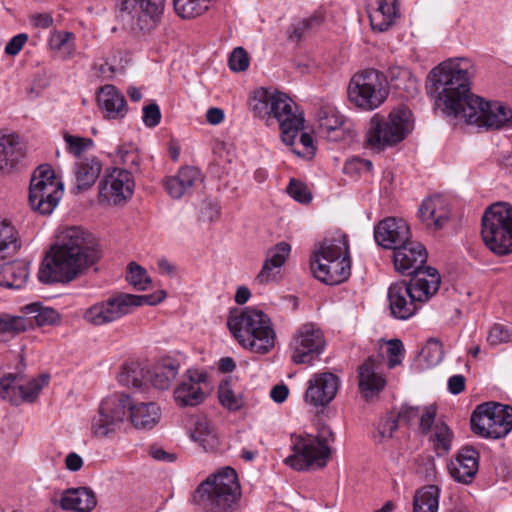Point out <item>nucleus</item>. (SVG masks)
<instances>
[{
    "label": "nucleus",
    "mask_w": 512,
    "mask_h": 512,
    "mask_svg": "<svg viewBox=\"0 0 512 512\" xmlns=\"http://www.w3.org/2000/svg\"><path fill=\"white\" fill-rule=\"evenodd\" d=\"M227 325L238 343L252 353L264 355L275 346L276 333L271 320L261 310L246 307L230 315Z\"/></svg>",
    "instance_id": "3"
},
{
    "label": "nucleus",
    "mask_w": 512,
    "mask_h": 512,
    "mask_svg": "<svg viewBox=\"0 0 512 512\" xmlns=\"http://www.w3.org/2000/svg\"><path fill=\"white\" fill-rule=\"evenodd\" d=\"M74 34L68 31H57L53 34L52 44L55 49L62 50L63 47L68 46L73 42Z\"/></svg>",
    "instance_id": "63"
},
{
    "label": "nucleus",
    "mask_w": 512,
    "mask_h": 512,
    "mask_svg": "<svg viewBox=\"0 0 512 512\" xmlns=\"http://www.w3.org/2000/svg\"><path fill=\"white\" fill-rule=\"evenodd\" d=\"M452 432L445 423H437L434 430V447L438 452L447 453L451 447Z\"/></svg>",
    "instance_id": "52"
},
{
    "label": "nucleus",
    "mask_w": 512,
    "mask_h": 512,
    "mask_svg": "<svg viewBox=\"0 0 512 512\" xmlns=\"http://www.w3.org/2000/svg\"><path fill=\"white\" fill-rule=\"evenodd\" d=\"M432 274L419 273L409 281L391 284L388 290L389 307L395 318L406 320L413 316L421 304L439 289L441 278L436 269Z\"/></svg>",
    "instance_id": "4"
},
{
    "label": "nucleus",
    "mask_w": 512,
    "mask_h": 512,
    "mask_svg": "<svg viewBox=\"0 0 512 512\" xmlns=\"http://www.w3.org/2000/svg\"><path fill=\"white\" fill-rule=\"evenodd\" d=\"M471 103L460 117L469 124L499 130L512 120V110L499 102H484L477 96Z\"/></svg>",
    "instance_id": "15"
},
{
    "label": "nucleus",
    "mask_w": 512,
    "mask_h": 512,
    "mask_svg": "<svg viewBox=\"0 0 512 512\" xmlns=\"http://www.w3.org/2000/svg\"><path fill=\"white\" fill-rule=\"evenodd\" d=\"M479 452L472 446H465L448 464L451 477L463 484H471L479 469Z\"/></svg>",
    "instance_id": "25"
},
{
    "label": "nucleus",
    "mask_w": 512,
    "mask_h": 512,
    "mask_svg": "<svg viewBox=\"0 0 512 512\" xmlns=\"http://www.w3.org/2000/svg\"><path fill=\"white\" fill-rule=\"evenodd\" d=\"M161 409L155 402H140L130 407V420L138 430H151L161 419Z\"/></svg>",
    "instance_id": "33"
},
{
    "label": "nucleus",
    "mask_w": 512,
    "mask_h": 512,
    "mask_svg": "<svg viewBox=\"0 0 512 512\" xmlns=\"http://www.w3.org/2000/svg\"><path fill=\"white\" fill-rule=\"evenodd\" d=\"M202 181L203 176L198 168L186 166L179 169L176 175L166 177L163 184L166 192L173 199H180L189 194L193 187Z\"/></svg>",
    "instance_id": "28"
},
{
    "label": "nucleus",
    "mask_w": 512,
    "mask_h": 512,
    "mask_svg": "<svg viewBox=\"0 0 512 512\" xmlns=\"http://www.w3.org/2000/svg\"><path fill=\"white\" fill-rule=\"evenodd\" d=\"M382 361L379 357H369L359 367V389L364 398L378 395L385 387L386 380L381 373Z\"/></svg>",
    "instance_id": "26"
},
{
    "label": "nucleus",
    "mask_w": 512,
    "mask_h": 512,
    "mask_svg": "<svg viewBox=\"0 0 512 512\" xmlns=\"http://www.w3.org/2000/svg\"><path fill=\"white\" fill-rule=\"evenodd\" d=\"M22 312L25 317L31 321L33 326V320L38 326L55 325L60 321L59 313L50 307H44L40 303H32L24 306Z\"/></svg>",
    "instance_id": "42"
},
{
    "label": "nucleus",
    "mask_w": 512,
    "mask_h": 512,
    "mask_svg": "<svg viewBox=\"0 0 512 512\" xmlns=\"http://www.w3.org/2000/svg\"><path fill=\"white\" fill-rule=\"evenodd\" d=\"M229 67L235 72L245 71L249 67L248 53L244 48L237 47L233 50L229 57Z\"/></svg>",
    "instance_id": "59"
},
{
    "label": "nucleus",
    "mask_w": 512,
    "mask_h": 512,
    "mask_svg": "<svg viewBox=\"0 0 512 512\" xmlns=\"http://www.w3.org/2000/svg\"><path fill=\"white\" fill-rule=\"evenodd\" d=\"M21 247L19 233L12 223L0 220V260L13 256Z\"/></svg>",
    "instance_id": "40"
},
{
    "label": "nucleus",
    "mask_w": 512,
    "mask_h": 512,
    "mask_svg": "<svg viewBox=\"0 0 512 512\" xmlns=\"http://www.w3.org/2000/svg\"><path fill=\"white\" fill-rule=\"evenodd\" d=\"M63 195V184L56 179L53 168L40 165L33 173L29 188L31 208L42 214L49 215L58 205Z\"/></svg>",
    "instance_id": "11"
},
{
    "label": "nucleus",
    "mask_w": 512,
    "mask_h": 512,
    "mask_svg": "<svg viewBox=\"0 0 512 512\" xmlns=\"http://www.w3.org/2000/svg\"><path fill=\"white\" fill-rule=\"evenodd\" d=\"M421 356L429 366L439 364L444 357L443 345L437 338H430L422 348Z\"/></svg>",
    "instance_id": "50"
},
{
    "label": "nucleus",
    "mask_w": 512,
    "mask_h": 512,
    "mask_svg": "<svg viewBox=\"0 0 512 512\" xmlns=\"http://www.w3.org/2000/svg\"><path fill=\"white\" fill-rule=\"evenodd\" d=\"M339 386L337 375L331 372L317 373L308 381L304 400L315 408L326 407L336 397Z\"/></svg>",
    "instance_id": "21"
},
{
    "label": "nucleus",
    "mask_w": 512,
    "mask_h": 512,
    "mask_svg": "<svg viewBox=\"0 0 512 512\" xmlns=\"http://www.w3.org/2000/svg\"><path fill=\"white\" fill-rule=\"evenodd\" d=\"M117 156L129 172L134 173L140 170V156L133 144H124L118 148Z\"/></svg>",
    "instance_id": "49"
},
{
    "label": "nucleus",
    "mask_w": 512,
    "mask_h": 512,
    "mask_svg": "<svg viewBox=\"0 0 512 512\" xmlns=\"http://www.w3.org/2000/svg\"><path fill=\"white\" fill-rule=\"evenodd\" d=\"M17 377L16 374L8 373L0 378V396L13 404H18L19 400L30 403L34 402L39 392L49 381V375H42L31 380L26 385L16 386L14 383Z\"/></svg>",
    "instance_id": "22"
},
{
    "label": "nucleus",
    "mask_w": 512,
    "mask_h": 512,
    "mask_svg": "<svg viewBox=\"0 0 512 512\" xmlns=\"http://www.w3.org/2000/svg\"><path fill=\"white\" fill-rule=\"evenodd\" d=\"M97 103L107 119H120L127 113L125 97L114 85L107 84L100 88Z\"/></svg>",
    "instance_id": "29"
},
{
    "label": "nucleus",
    "mask_w": 512,
    "mask_h": 512,
    "mask_svg": "<svg viewBox=\"0 0 512 512\" xmlns=\"http://www.w3.org/2000/svg\"><path fill=\"white\" fill-rule=\"evenodd\" d=\"M472 431L484 438L499 439L512 430V407L496 402L478 405L470 419Z\"/></svg>",
    "instance_id": "12"
},
{
    "label": "nucleus",
    "mask_w": 512,
    "mask_h": 512,
    "mask_svg": "<svg viewBox=\"0 0 512 512\" xmlns=\"http://www.w3.org/2000/svg\"><path fill=\"white\" fill-rule=\"evenodd\" d=\"M131 399L123 393H115L104 398L98 415L92 420L91 430L95 437H108L120 430L130 411Z\"/></svg>",
    "instance_id": "13"
},
{
    "label": "nucleus",
    "mask_w": 512,
    "mask_h": 512,
    "mask_svg": "<svg viewBox=\"0 0 512 512\" xmlns=\"http://www.w3.org/2000/svg\"><path fill=\"white\" fill-rule=\"evenodd\" d=\"M118 381L127 387H141L144 381H148L147 370L138 363L125 365L118 375Z\"/></svg>",
    "instance_id": "44"
},
{
    "label": "nucleus",
    "mask_w": 512,
    "mask_h": 512,
    "mask_svg": "<svg viewBox=\"0 0 512 512\" xmlns=\"http://www.w3.org/2000/svg\"><path fill=\"white\" fill-rule=\"evenodd\" d=\"M325 347L323 332L312 323L299 327L290 343L291 360L295 364H310Z\"/></svg>",
    "instance_id": "16"
},
{
    "label": "nucleus",
    "mask_w": 512,
    "mask_h": 512,
    "mask_svg": "<svg viewBox=\"0 0 512 512\" xmlns=\"http://www.w3.org/2000/svg\"><path fill=\"white\" fill-rule=\"evenodd\" d=\"M485 245L498 256L512 253V205L496 202L486 208L481 220Z\"/></svg>",
    "instance_id": "8"
},
{
    "label": "nucleus",
    "mask_w": 512,
    "mask_h": 512,
    "mask_svg": "<svg viewBox=\"0 0 512 512\" xmlns=\"http://www.w3.org/2000/svg\"><path fill=\"white\" fill-rule=\"evenodd\" d=\"M218 398L221 405L230 410L237 411L244 405L241 394H236L228 381L222 382L218 389Z\"/></svg>",
    "instance_id": "48"
},
{
    "label": "nucleus",
    "mask_w": 512,
    "mask_h": 512,
    "mask_svg": "<svg viewBox=\"0 0 512 512\" xmlns=\"http://www.w3.org/2000/svg\"><path fill=\"white\" fill-rule=\"evenodd\" d=\"M63 137L67 144L68 151L75 156H80L82 152L93 145V141L91 139L73 136L67 132L64 133Z\"/></svg>",
    "instance_id": "55"
},
{
    "label": "nucleus",
    "mask_w": 512,
    "mask_h": 512,
    "mask_svg": "<svg viewBox=\"0 0 512 512\" xmlns=\"http://www.w3.org/2000/svg\"><path fill=\"white\" fill-rule=\"evenodd\" d=\"M100 258L99 244L90 232L78 226L65 228L40 266L38 279L45 284L71 282Z\"/></svg>",
    "instance_id": "1"
},
{
    "label": "nucleus",
    "mask_w": 512,
    "mask_h": 512,
    "mask_svg": "<svg viewBox=\"0 0 512 512\" xmlns=\"http://www.w3.org/2000/svg\"><path fill=\"white\" fill-rule=\"evenodd\" d=\"M388 94L384 75L375 69H367L355 74L347 88L349 101L365 111L378 108L385 102Z\"/></svg>",
    "instance_id": "9"
},
{
    "label": "nucleus",
    "mask_w": 512,
    "mask_h": 512,
    "mask_svg": "<svg viewBox=\"0 0 512 512\" xmlns=\"http://www.w3.org/2000/svg\"><path fill=\"white\" fill-rule=\"evenodd\" d=\"M199 504L209 512H232L241 496L236 471L224 467L201 483L197 489Z\"/></svg>",
    "instance_id": "5"
},
{
    "label": "nucleus",
    "mask_w": 512,
    "mask_h": 512,
    "mask_svg": "<svg viewBox=\"0 0 512 512\" xmlns=\"http://www.w3.org/2000/svg\"><path fill=\"white\" fill-rule=\"evenodd\" d=\"M321 23L322 17L316 14L294 22L288 28V39L292 42L298 43L310 30L320 26Z\"/></svg>",
    "instance_id": "45"
},
{
    "label": "nucleus",
    "mask_w": 512,
    "mask_h": 512,
    "mask_svg": "<svg viewBox=\"0 0 512 512\" xmlns=\"http://www.w3.org/2000/svg\"><path fill=\"white\" fill-rule=\"evenodd\" d=\"M31 326V321L25 316H13L10 314H0V334H10L15 336L25 332Z\"/></svg>",
    "instance_id": "46"
},
{
    "label": "nucleus",
    "mask_w": 512,
    "mask_h": 512,
    "mask_svg": "<svg viewBox=\"0 0 512 512\" xmlns=\"http://www.w3.org/2000/svg\"><path fill=\"white\" fill-rule=\"evenodd\" d=\"M317 120L320 133L329 140L338 141L343 139L347 130L344 127L345 119L334 107H322L317 113Z\"/></svg>",
    "instance_id": "32"
},
{
    "label": "nucleus",
    "mask_w": 512,
    "mask_h": 512,
    "mask_svg": "<svg viewBox=\"0 0 512 512\" xmlns=\"http://www.w3.org/2000/svg\"><path fill=\"white\" fill-rule=\"evenodd\" d=\"M287 192L294 200L303 204L312 200V194L307 185L295 179L290 180Z\"/></svg>",
    "instance_id": "54"
},
{
    "label": "nucleus",
    "mask_w": 512,
    "mask_h": 512,
    "mask_svg": "<svg viewBox=\"0 0 512 512\" xmlns=\"http://www.w3.org/2000/svg\"><path fill=\"white\" fill-rule=\"evenodd\" d=\"M27 41L28 35L26 33L17 34L9 40L4 51L8 56H16L23 49Z\"/></svg>",
    "instance_id": "61"
},
{
    "label": "nucleus",
    "mask_w": 512,
    "mask_h": 512,
    "mask_svg": "<svg viewBox=\"0 0 512 512\" xmlns=\"http://www.w3.org/2000/svg\"><path fill=\"white\" fill-rule=\"evenodd\" d=\"M213 0H173L175 12L184 19L200 16Z\"/></svg>",
    "instance_id": "43"
},
{
    "label": "nucleus",
    "mask_w": 512,
    "mask_h": 512,
    "mask_svg": "<svg viewBox=\"0 0 512 512\" xmlns=\"http://www.w3.org/2000/svg\"><path fill=\"white\" fill-rule=\"evenodd\" d=\"M207 374L189 369L185 379L174 390V400L180 407H194L201 404L208 395Z\"/></svg>",
    "instance_id": "20"
},
{
    "label": "nucleus",
    "mask_w": 512,
    "mask_h": 512,
    "mask_svg": "<svg viewBox=\"0 0 512 512\" xmlns=\"http://www.w3.org/2000/svg\"><path fill=\"white\" fill-rule=\"evenodd\" d=\"M435 417L436 409L433 406L427 407L420 418V428L424 433L431 429L432 424L435 421Z\"/></svg>",
    "instance_id": "64"
},
{
    "label": "nucleus",
    "mask_w": 512,
    "mask_h": 512,
    "mask_svg": "<svg viewBox=\"0 0 512 512\" xmlns=\"http://www.w3.org/2000/svg\"><path fill=\"white\" fill-rule=\"evenodd\" d=\"M418 214L428 228L439 230L449 221L450 208L443 196L434 195L422 201Z\"/></svg>",
    "instance_id": "27"
},
{
    "label": "nucleus",
    "mask_w": 512,
    "mask_h": 512,
    "mask_svg": "<svg viewBox=\"0 0 512 512\" xmlns=\"http://www.w3.org/2000/svg\"><path fill=\"white\" fill-rule=\"evenodd\" d=\"M335 441L332 429L321 424L316 436L306 435L296 439L293 445L294 454L288 456L284 462L294 470H308L315 465L324 468L331 455L330 445Z\"/></svg>",
    "instance_id": "7"
},
{
    "label": "nucleus",
    "mask_w": 512,
    "mask_h": 512,
    "mask_svg": "<svg viewBox=\"0 0 512 512\" xmlns=\"http://www.w3.org/2000/svg\"><path fill=\"white\" fill-rule=\"evenodd\" d=\"M399 12L397 0H375L369 5L368 16L373 30L386 31Z\"/></svg>",
    "instance_id": "31"
},
{
    "label": "nucleus",
    "mask_w": 512,
    "mask_h": 512,
    "mask_svg": "<svg viewBox=\"0 0 512 512\" xmlns=\"http://www.w3.org/2000/svg\"><path fill=\"white\" fill-rule=\"evenodd\" d=\"M190 437L207 452L217 450L220 445L216 431L206 419L195 422Z\"/></svg>",
    "instance_id": "39"
},
{
    "label": "nucleus",
    "mask_w": 512,
    "mask_h": 512,
    "mask_svg": "<svg viewBox=\"0 0 512 512\" xmlns=\"http://www.w3.org/2000/svg\"><path fill=\"white\" fill-rule=\"evenodd\" d=\"M269 111L270 117L279 123L282 141L286 145H293L304 127L303 114L298 112L295 102L285 93L273 92Z\"/></svg>",
    "instance_id": "14"
},
{
    "label": "nucleus",
    "mask_w": 512,
    "mask_h": 512,
    "mask_svg": "<svg viewBox=\"0 0 512 512\" xmlns=\"http://www.w3.org/2000/svg\"><path fill=\"white\" fill-rule=\"evenodd\" d=\"M425 247L416 241H408L400 247H396L393 253L395 270L403 275L415 277L419 273L432 274L433 267H423L427 261Z\"/></svg>",
    "instance_id": "19"
},
{
    "label": "nucleus",
    "mask_w": 512,
    "mask_h": 512,
    "mask_svg": "<svg viewBox=\"0 0 512 512\" xmlns=\"http://www.w3.org/2000/svg\"><path fill=\"white\" fill-rule=\"evenodd\" d=\"M342 257H350V250L348 236L341 232H336L331 237L325 238L313 256V258L324 260L341 259Z\"/></svg>",
    "instance_id": "37"
},
{
    "label": "nucleus",
    "mask_w": 512,
    "mask_h": 512,
    "mask_svg": "<svg viewBox=\"0 0 512 512\" xmlns=\"http://www.w3.org/2000/svg\"><path fill=\"white\" fill-rule=\"evenodd\" d=\"M409 225L403 219L388 217L380 221L374 229V238L385 249H395L410 241Z\"/></svg>",
    "instance_id": "23"
},
{
    "label": "nucleus",
    "mask_w": 512,
    "mask_h": 512,
    "mask_svg": "<svg viewBox=\"0 0 512 512\" xmlns=\"http://www.w3.org/2000/svg\"><path fill=\"white\" fill-rule=\"evenodd\" d=\"M143 122L147 127H155L161 120L160 108L157 104L151 103L143 108Z\"/></svg>",
    "instance_id": "60"
},
{
    "label": "nucleus",
    "mask_w": 512,
    "mask_h": 512,
    "mask_svg": "<svg viewBox=\"0 0 512 512\" xmlns=\"http://www.w3.org/2000/svg\"><path fill=\"white\" fill-rule=\"evenodd\" d=\"M487 341L491 346L512 341V331L501 324H494L489 330Z\"/></svg>",
    "instance_id": "56"
},
{
    "label": "nucleus",
    "mask_w": 512,
    "mask_h": 512,
    "mask_svg": "<svg viewBox=\"0 0 512 512\" xmlns=\"http://www.w3.org/2000/svg\"><path fill=\"white\" fill-rule=\"evenodd\" d=\"M115 2L121 13H126L135 21L133 30L146 33L158 24L165 0H115Z\"/></svg>",
    "instance_id": "17"
},
{
    "label": "nucleus",
    "mask_w": 512,
    "mask_h": 512,
    "mask_svg": "<svg viewBox=\"0 0 512 512\" xmlns=\"http://www.w3.org/2000/svg\"><path fill=\"white\" fill-rule=\"evenodd\" d=\"M290 251L291 246L288 243L280 242L268 250L266 261L271 263L274 267L281 268L289 256Z\"/></svg>",
    "instance_id": "53"
},
{
    "label": "nucleus",
    "mask_w": 512,
    "mask_h": 512,
    "mask_svg": "<svg viewBox=\"0 0 512 512\" xmlns=\"http://www.w3.org/2000/svg\"><path fill=\"white\" fill-rule=\"evenodd\" d=\"M179 373V363L166 358L156 363L151 370H147L148 381L159 390L168 389Z\"/></svg>",
    "instance_id": "35"
},
{
    "label": "nucleus",
    "mask_w": 512,
    "mask_h": 512,
    "mask_svg": "<svg viewBox=\"0 0 512 512\" xmlns=\"http://www.w3.org/2000/svg\"><path fill=\"white\" fill-rule=\"evenodd\" d=\"M397 429L398 419L396 415L389 414L385 416L377 425V436L379 437V441L391 438Z\"/></svg>",
    "instance_id": "57"
},
{
    "label": "nucleus",
    "mask_w": 512,
    "mask_h": 512,
    "mask_svg": "<svg viewBox=\"0 0 512 512\" xmlns=\"http://www.w3.org/2000/svg\"><path fill=\"white\" fill-rule=\"evenodd\" d=\"M128 282L139 291H144L148 288L151 283V279L147 274V271L140 265L132 262L128 266Z\"/></svg>",
    "instance_id": "51"
},
{
    "label": "nucleus",
    "mask_w": 512,
    "mask_h": 512,
    "mask_svg": "<svg viewBox=\"0 0 512 512\" xmlns=\"http://www.w3.org/2000/svg\"><path fill=\"white\" fill-rule=\"evenodd\" d=\"M29 278V264L16 260L0 266V285L8 289H21Z\"/></svg>",
    "instance_id": "36"
},
{
    "label": "nucleus",
    "mask_w": 512,
    "mask_h": 512,
    "mask_svg": "<svg viewBox=\"0 0 512 512\" xmlns=\"http://www.w3.org/2000/svg\"><path fill=\"white\" fill-rule=\"evenodd\" d=\"M97 505L94 491L89 487L68 488L63 491L59 506L63 510L90 512Z\"/></svg>",
    "instance_id": "30"
},
{
    "label": "nucleus",
    "mask_w": 512,
    "mask_h": 512,
    "mask_svg": "<svg viewBox=\"0 0 512 512\" xmlns=\"http://www.w3.org/2000/svg\"><path fill=\"white\" fill-rule=\"evenodd\" d=\"M273 92L265 88H259L254 91L250 99V108L254 114L260 118H270V100H272Z\"/></svg>",
    "instance_id": "47"
},
{
    "label": "nucleus",
    "mask_w": 512,
    "mask_h": 512,
    "mask_svg": "<svg viewBox=\"0 0 512 512\" xmlns=\"http://www.w3.org/2000/svg\"><path fill=\"white\" fill-rule=\"evenodd\" d=\"M101 172V163L96 158H85L75 164L76 188L78 191L89 189Z\"/></svg>",
    "instance_id": "38"
},
{
    "label": "nucleus",
    "mask_w": 512,
    "mask_h": 512,
    "mask_svg": "<svg viewBox=\"0 0 512 512\" xmlns=\"http://www.w3.org/2000/svg\"><path fill=\"white\" fill-rule=\"evenodd\" d=\"M474 73V65L467 58L449 59L432 69L429 74L431 92L435 94L436 103L443 105L446 115L460 118L477 97L470 91Z\"/></svg>",
    "instance_id": "2"
},
{
    "label": "nucleus",
    "mask_w": 512,
    "mask_h": 512,
    "mask_svg": "<svg viewBox=\"0 0 512 512\" xmlns=\"http://www.w3.org/2000/svg\"><path fill=\"white\" fill-rule=\"evenodd\" d=\"M134 178L127 169L113 168L108 170L99 183L101 198L114 205L126 203L133 195Z\"/></svg>",
    "instance_id": "18"
},
{
    "label": "nucleus",
    "mask_w": 512,
    "mask_h": 512,
    "mask_svg": "<svg viewBox=\"0 0 512 512\" xmlns=\"http://www.w3.org/2000/svg\"><path fill=\"white\" fill-rule=\"evenodd\" d=\"M440 489L436 485H427L417 490L413 498V512H437Z\"/></svg>",
    "instance_id": "41"
},
{
    "label": "nucleus",
    "mask_w": 512,
    "mask_h": 512,
    "mask_svg": "<svg viewBox=\"0 0 512 512\" xmlns=\"http://www.w3.org/2000/svg\"><path fill=\"white\" fill-rule=\"evenodd\" d=\"M166 296L164 291L150 295L118 293L87 308L83 319L93 326H104L116 322L143 305H156Z\"/></svg>",
    "instance_id": "6"
},
{
    "label": "nucleus",
    "mask_w": 512,
    "mask_h": 512,
    "mask_svg": "<svg viewBox=\"0 0 512 512\" xmlns=\"http://www.w3.org/2000/svg\"><path fill=\"white\" fill-rule=\"evenodd\" d=\"M279 269L280 268L272 266L271 263H268V261L265 260L262 269L260 270L256 277V280L260 284L269 283L275 280L276 275L279 273Z\"/></svg>",
    "instance_id": "62"
},
{
    "label": "nucleus",
    "mask_w": 512,
    "mask_h": 512,
    "mask_svg": "<svg viewBox=\"0 0 512 512\" xmlns=\"http://www.w3.org/2000/svg\"><path fill=\"white\" fill-rule=\"evenodd\" d=\"M388 367L390 369L400 365L404 356V346L401 340L392 339L387 342Z\"/></svg>",
    "instance_id": "58"
},
{
    "label": "nucleus",
    "mask_w": 512,
    "mask_h": 512,
    "mask_svg": "<svg viewBox=\"0 0 512 512\" xmlns=\"http://www.w3.org/2000/svg\"><path fill=\"white\" fill-rule=\"evenodd\" d=\"M24 155V149L16 134L0 135V172L10 171Z\"/></svg>",
    "instance_id": "34"
},
{
    "label": "nucleus",
    "mask_w": 512,
    "mask_h": 512,
    "mask_svg": "<svg viewBox=\"0 0 512 512\" xmlns=\"http://www.w3.org/2000/svg\"><path fill=\"white\" fill-rule=\"evenodd\" d=\"M410 116V111L405 108L392 111L386 120L375 114L370 120L367 145L372 149L383 150L403 141L411 131Z\"/></svg>",
    "instance_id": "10"
},
{
    "label": "nucleus",
    "mask_w": 512,
    "mask_h": 512,
    "mask_svg": "<svg viewBox=\"0 0 512 512\" xmlns=\"http://www.w3.org/2000/svg\"><path fill=\"white\" fill-rule=\"evenodd\" d=\"M311 270L315 278L327 285H337L345 280L351 274L350 257L341 259L312 258Z\"/></svg>",
    "instance_id": "24"
}]
</instances>
